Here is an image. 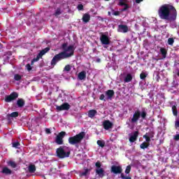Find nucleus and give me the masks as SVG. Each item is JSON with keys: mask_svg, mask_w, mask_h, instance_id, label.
Listing matches in <instances>:
<instances>
[{"mask_svg": "<svg viewBox=\"0 0 179 179\" xmlns=\"http://www.w3.org/2000/svg\"><path fill=\"white\" fill-rule=\"evenodd\" d=\"M45 133H46V134H51V129H48V128H46V129H45Z\"/></svg>", "mask_w": 179, "mask_h": 179, "instance_id": "48", "label": "nucleus"}, {"mask_svg": "<svg viewBox=\"0 0 179 179\" xmlns=\"http://www.w3.org/2000/svg\"><path fill=\"white\" fill-rule=\"evenodd\" d=\"M143 0H136V3H141Z\"/></svg>", "mask_w": 179, "mask_h": 179, "instance_id": "50", "label": "nucleus"}, {"mask_svg": "<svg viewBox=\"0 0 179 179\" xmlns=\"http://www.w3.org/2000/svg\"><path fill=\"white\" fill-rule=\"evenodd\" d=\"M168 44H169V45H173V44H174V38H169L168 39Z\"/></svg>", "mask_w": 179, "mask_h": 179, "instance_id": "39", "label": "nucleus"}, {"mask_svg": "<svg viewBox=\"0 0 179 179\" xmlns=\"http://www.w3.org/2000/svg\"><path fill=\"white\" fill-rule=\"evenodd\" d=\"M62 11L61 10V8H57L54 13L56 17H58V16H59V15H62Z\"/></svg>", "mask_w": 179, "mask_h": 179, "instance_id": "30", "label": "nucleus"}, {"mask_svg": "<svg viewBox=\"0 0 179 179\" xmlns=\"http://www.w3.org/2000/svg\"><path fill=\"white\" fill-rule=\"evenodd\" d=\"M114 94H115L114 90H108V91L106 92V99L112 100L113 97H114Z\"/></svg>", "mask_w": 179, "mask_h": 179, "instance_id": "16", "label": "nucleus"}, {"mask_svg": "<svg viewBox=\"0 0 179 179\" xmlns=\"http://www.w3.org/2000/svg\"><path fill=\"white\" fill-rule=\"evenodd\" d=\"M101 59H96V62H101Z\"/></svg>", "mask_w": 179, "mask_h": 179, "instance_id": "52", "label": "nucleus"}, {"mask_svg": "<svg viewBox=\"0 0 179 179\" xmlns=\"http://www.w3.org/2000/svg\"><path fill=\"white\" fill-rule=\"evenodd\" d=\"M14 79H15V80L19 81L22 79V76H20L19 74H15L14 76Z\"/></svg>", "mask_w": 179, "mask_h": 179, "instance_id": "38", "label": "nucleus"}, {"mask_svg": "<svg viewBox=\"0 0 179 179\" xmlns=\"http://www.w3.org/2000/svg\"><path fill=\"white\" fill-rule=\"evenodd\" d=\"M99 100H101L102 101H106L107 98H106V95H104V94H101L99 96Z\"/></svg>", "mask_w": 179, "mask_h": 179, "instance_id": "37", "label": "nucleus"}, {"mask_svg": "<svg viewBox=\"0 0 179 179\" xmlns=\"http://www.w3.org/2000/svg\"><path fill=\"white\" fill-rule=\"evenodd\" d=\"M138 136H139V131H134L129 138V142H131V143H133L134 142H136V141L138 140Z\"/></svg>", "mask_w": 179, "mask_h": 179, "instance_id": "14", "label": "nucleus"}, {"mask_svg": "<svg viewBox=\"0 0 179 179\" xmlns=\"http://www.w3.org/2000/svg\"><path fill=\"white\" fill-rule=\"evenodd\" d=\"M110 173L113 174H122V167L121 166L113 165L110 168Z\"/></svg>", "mask_w": 179, "mask_h": 179, "instance_id": "9", "label": "nucleus"}, {"mask_svg": "<svg viewBox=\"0 0 179 179\" xmlns=\"http://www.w3.org/2000/svg\"><path fill=\"white\" fill-rule=\"evenodd\" d=\"M132 79H133L132 74L127 73L124 79V83H129V82H132Z\"/></svg>", "mask_w": 179, "mask_h": 179, "instance_id": "21", "label": "nucleus"}, {"mask_svg": "<svg viewBox=\"0 0 179 179\" xmlns=\"http://www.w3.org/2000/svg\"><path fill=\"white\" fill-rule=\"evenodd\" d=\"M77 9L79 10H83V4H78L77 6Z\"/></svg>", "mask_w": 179, "mask_h": 179, "instance_id": "43", "label": "nucleus"}, {"mask_svg": "<svg viewBox=\"0 0 179 179\" xmlns=\"http://www.w3.org/2000/svg\"><path fill=\"white\" fill-rule=\"evenodd\" d=\"M85 136H86V133H85V131H81L74 136L69 137V143L70 145H78V143H80V142L83 141Z\"/></svg>", "mask_w": 179, "mask_h": 179, "instance_id": "5", "label": "nucleus"}, {"mask_svg": "<svg viewBox=\"0 0 179 179\" xmlns=\"http://www.w3.org/2000/svg\"><path fill=\"white\" fill-rule=\"evenodd\" d=\"M172 111L175 117H177V115H178V110H177V107L176 106H172Z\"/></svg>", "mask_w": 179, "mask_h": 179, "instance_id": "31", "label": "nucleus"}, {"mask_svg": "<svg viewBox=\"0 0 179 179\" xmlns=\"http://www.w3.org/2000/svg\"><path fill=\"white\" fill-rule=\"evenodd\" d=\"M127 0H119V6H124L123 8L121 9V12H125L128 10V9H129V5L127 3Z\"/></svg>", "mask_w": 179, "mask_h": 179, "instance_id": "11", "label": "nucleus"}, {"mask_svg": "<svg viewBox=\"0 0 179 179\" xmlns=\"http://www.w3.org/2000/svg\"><path fill=\"white\" fill-rule=\"evenodd\" d=\"M124 173L126 174H129V173H131V166L130 165H128L124 171Z\"/></svg>", "mask_w": 179, "mask_h": 179, "instance_id": "40", "label": "nucleus"}, {"mask_svg": "<svg viewBox=\"0 0 179 179\" xmlns=\"http://www.w3.org/2000/svg\"><path fill=\"white\" fill-rule=\"evenodd\" d=\"M160 53L162 54L163 58H166L167 57V50H166V48H161Z\"/></svg>", "mask_w": 179, "mask_h": 179, "instance_id": "28", "label": "nucleus"}, {"mask_svg": "<svg viewBox=\"0 0 179 179\" xmlns=\"http://www.w3.org/2000/svg\"><path fill=\"white\" fill-rule=\"evenodd\" d=\"M82 20L84 23H89L90 22V14L85 13L83 15Z\"/></svg>", "mask_w": 179, "mask_h": 179, "instance_id": "19", "label": "nucleus"}, {"mask_svg": "<svg viewBox=\"0 0 179 179\" xmlns=\"http://www.w3.org/2000/svg\"><path fill=\"white\" fill-rule=\"evenodd\" d=\"M19 97V94L17 92H12L10 95H8L5 98L6 103H10L14 100H16Z\"/></svg>", "mask_w": 179, "mask_h": 179, "instance_id": "8", "label": "nucleus"}, {"mask_svg": "<svg viewBox=\"0 0 179 179\" xmlns=\"http://www.w3.org/2000/svg\"><path fill=\"white\" fill-rule=\"evenodd\" d=\"M148 136H149L150 138H155V132H153V131L150 132L149 134H148Z\"/></svg>", "mask_w": 179, "mask_h": 179, "instance_id": "44", "label": "nucleus"}, {"mask_svg": "<svg viewBox=\"0 0 179 179\" xmlns=\"http://www.w3.org/2000/svg\"><path fill=\"white\" fill-rule=\"evenodd\" d=\"M78 79L80 80H85L86 79V71H83L78 73Z\"/></svg>", "mask_w": 179, "mask_h": 179, "instance_id": "23", "label": "nucleus"}, {"mask_svg": "<svg viewBox=\"0 0 179 179\" xmlns=\"http://www.w3.org/2000/svg\"><path fill=\"white\" fill-rule=\"evenodd\" d=\"M96 143L98 145L100 146V148H104V146H106V142H104L101 140H98Z\"/></svg>", "mask_w": 179, "mask_h": 179, "instance_id": "33", "label": "nucleus"}, {"mask_svg": "<svg viewBox=\"0 0 179 179\" xmlns=\"http://www.w3.org/2000/svg\"><path fill=\"white\" fill-rule=\"evenodd\" d=\"M143 138L145 139L146 141V143H150V137L149 136V135H148V133H146L144 136Z\"/></svg>", "mask_w": 179, "mask_h": 179, "instance_id": "35", "label": "nucleus"}, {"mask_svg": "<svg viewBox=\"0 0 179 179\" xmlns=\"http://www.w3.org/2000/svg\"><path fill=\"white\" fill-rule=\"evenodd\" d=\"M7 164L12 169H16V167H17V164H16V162H15L13 161L7 162Z\"/></svg>", "mask_w": 179, "mask_h": 179, "instance_id": "25", "label": "nucleus"}, {"mask_svg": "<svg viewBox=\"0 0 179 179\" xmlns=\"http://www.w3.org/2000/svg\"><path fill=\"white\" fill-rule=\"evenodd\" d=\"M90 171H92V169H85L84 172L80 173V177H83V176H87V174H89V173H90Z\"/></svg>", "mask_w": 179, "mask_h": 179, "instance_id": "27", "label": "nucleus"}, {"mask_svg": "<svg viewBox=\"0 0 179 179\" xmlns=\"http://www.w3.org/2000/svg\"><path fill=\"white\" fill-rule=\"evenodd\" d=\"M29 173H36V165L30 164L28 167Z\"/></svg>", "mask_w": 179, "mask_h": 179, "instance_id": "26", "label": "nucleus"}, {"mask_svg": "<svg viewBox=\"0 0 179 179\" xmlns=\"http://www.w3.org/2000/svg\"><path fill=\"white\" fill-rule=\"evenodd\" d=\"M18 146H20V143L19 142L13 143V148H17Z\"/></svg>", "mask_w": 179, "mask_h": 179, "instance_id": "42", "label": "nucleus"}, {"mask_svg": "<svg viewBox=\"0 0 179 179\" xmlns=\"http://www.w3.org/2000/svg\"><path fill=\"white\" fill-rule=\"evenodd\" d=\"M62 48L64 51L55 55L50 62V65L52 68H54L59 61L66 59V58H71L75 53V48H73L72 45L68 46V43H63Z\"/></svg>", "mask_w": 179, "mask_h": 179, "instance_id": "2", "label": "nucleus"}, {"mask_svg": "<svg viewBox=\"0 0 179 179\" xmlns=\"http://www.w3.org/2000/svg\"><path fill=\"white\" fill-rule=\"evenodd\" d=\"M56 155L59 159H66L71 156V148L66 145L60 146L57 148Z\"/></svg>", "mask_w": 179, "mask_h": 179, "instance_id": "3", "label": "nucleus"}, {"mask_svg": "<svg viewBox=\"0 0 179 179\" xmlns=\"http://www.w3.org/2000/svg\"><path fill=\"white\" fill-rule=\"evenodd\" d=\"M71 69H72V67L71 66V65L67 64L64 66V72H69L71 71Z\"/></svg>", "mask_w": 179, "mask_h": 179, "instance_id": "34", "label": "nucleus"}, {"mask_svg": "<svg viewBox=\"0 0 179 179\" xmlns=\"http://www.w3.org/2000/svg\"><path fill=\"white\" fill-rule=\"evenodd\" d=\"M25 101L23 99H18L17 101V106L19 107V108H22V107H24Z\"/></svg>", "mask_w": 179, "mask_h": 179, "instance_id": "22", "label": "nucleus"}, {"mask_svg": "<svg viewBox=\"0 0 179 179\" xmlns=\"http://www.w3.org/2000/svg\"><path fill=\"white\" fill-rule=\"evenodd\" d=\"M178 76H179V71L177 73Z\"/></svg>", "mask_w": 179, "mask_h": 179, "instance_id": "53", "label": "nucleus"}, {"mask_svg": "<svg viewBox=\"0 0 179 179\" xmlns=\"http://www.w3.org/2000/svg\"><path fill=\"white\" fill-rule=\"evenodd\" d=\"M95 166L96 167V169H95V173L97 176H99V178H103L104 177V169L101 168V162L100 161H97L95 163Z\"/></svg>", "mask_w": 179, "mask_h": 179, "instance_id": "6", "label": "nucleus"}, {"mask_svg": "<svg viewBox=\"0 0 179 179\" xmlns=\"http://www.w3.org/2000/svg\"><path fill=\"white\" fill-rule=\"evenodd\" d=\"M108 16H111V12L108 11Z\"/></svg>", "mask_w": 179, "mask_h": 179, "instance_id": "51", "label": "nucleus"}, {"mask_svg": "<svg viewBox=\"0 0 179 179\" xmlns=\"http://www.w3.org/2000/svg\"><path fill=\"white\" fill-rule=\"evenodd\" d=\"M146 115H148V113L145 109H143L141 112L139 110H136L131 120V124H136V122L139 121V118H141V117L142 120H146Z\"/></svg>", "mask_w": 179, "mask_h": 179, "instance_id": "4", "label": "nucleus"}, {"mask_svg": "<svg viewBox=\"0 0 179 179\" xmlns=\"http://www.w3.org/2000/svg\"><path fill=\"white\" fill-rule=\"evenodd\" d=\"M113 122H111L110 120H104L103 122V127L106 129V131H108V129H111L113 128Z\"/></svg>", "mask_w": 179, "mask_h": 179, "instance_id": "13", "label": "nucleus"}, {"mask_svg": "<svg viewBox=\"0 0 179 179\" xmlns=\"http://www.w3.org/2000/svg\"><path fill=\"white\" fill-rule=\"evenodd\" d=\"M26 68H27V71H31V66L30 65V64H27L26 65Z\"/></svg>", "mask_w": 179, "mask_h": 179, "instance_id": "45", "label": "nucleus"}, {"mask_svg": "<svg viewBox=\"0 0 179 179\" xmlns=\"http://www.w3.org/2000/svg\"><path fill=\"white\" fill-rule=\"evenodd\" d=\"M105 1H110V0H105Z\"/></svg>", "mask_w": 179, "mask_h": 179, "instance_id": "54", "label": "nucleus"}, {"mask_svg": "<svg viewBox=\"0 0 179 179\" xmlns=\"http://www.w3.org/2000/svg\"><path fill=\"white\" fill-rule=\"evenodd\" d=\"M149 146H150V143H148L146 142H143L140 145L141 149H148Z\"/></svg>", "mask_w": 179, "mask_h": 179, "instance_id": "29", "label": "nucleus"}, {"mask_svg": "<svg viewBox=\"0 0 179 179\" xmlns=\"http://www.w3.org/2000/svg\"><path fill=\"white\" fill-rule=\"evenodd\" d=\"M100 41L103 45H108L110 44V38L106 34H101L100 36Z\"/></svg>", "mask_w": 179, "mask_h": 179, "instance_id": "12", "label": "nucleus"}, {"mask_svg": "<svg viewBox=\"0 0 179 179\" xmlns=\"http://www.w3.org/2000/svg\"><path fill=\"white\" fill-rule=\"evenodd\" d=\"M65 135H66V132L65 131L59 133L56 136L55 143H57V145H64V138L65 137Z\"/></svg>", "mask_w": 179, "mask_h": 179, "instance_id": "7", "label": "nucleus"}, {"mask_svg": "<svg viewBox=\"0 0 179 179\" xmlns=\"http://www.w3.org/2000/svg\"><path fill=\"white\" fill-rule=\"evenodd\" d=\"M120 177L122 179H132L131 176H125L124 173H121Z\"/></svg>", "mask_w": 179, "mask_h": 179, "instance_id": "41", "label": "nucleus"}, {"mask_svg": "<svg viewBox=\"0 0 179 179\" xmlns=\"http://www.w3.org/2000/svg\"><path fill=\"white\" fill-rule=\"evenodd\" d=\"M175 127H176V129H177V128H179V120L176 121Z\"/></svg>", "mask_w": 179, "mask_h": 179, "instance_id": "47", "label": "nucleus"}, {"mask_svg": "<svg viewBox=\"0 0 179 179\" xmlns=\"http://www.w3.org/2000/svg\"><path fill=\"white\" fill-rule=\"evenodd\" d=\"M88 117L90 118H93L96 115H97V110H94V109H92V110H90L88 111Z\"/></svg>", "mask_w": 179, "mask_h": 179, "instance_id": "20", "label": "nucleus"}, {"mask_svg": "<svg viewBox=\"0 0 179 179\" xmlns=\"http://www.w3.org/2000/svg\"><path fill=\"white\" fill-rule=\"evenodd\" d=\"M50 47H47L45 48H44L43 50H42L38 55H39V57H41V58L43 57V55H45V54H47V52H48V51H50Z\"/></svg>", "mask_w": 179, "mask_h": 179, "instance_id": "24", "label": "nucleus"}, {"mask_svg": "<svg viewBox=\"0 0 179 179\" xmlns=\"http://www.w3.org/2000/svg\"><path fill=\"white\" fill-rule=\"evenodd\" d=\"M19 117V112H13L6 115L7 120H11V118H17Z\"/></svg>", "mask_w": 179, "mask_h": 179, "instance_id": "17", "label": "nucleus"}, {"mask_svg": "<svg viewBox=\"0 0 179 179\" xmlns=\"http://www.w3.org/2000/svg\"><path fill=\"white\" fill-rule=\"evenodd\" d=\"M71 108V105L68 103H64L61 106H56V110L58 111H68Z\"/></svg>", "mask_w": 179, "mask_h": 179, "instance_id": "10", "label": "nucleus"}, {"mask_svg": "<svg viewBox=\"0 0 179 179\" xmlns=\"http://www.w3.org/2000/svg\"><path fill=\"white\" fill-rule=\"evenodd\" d=\"M40 58H41V57L40 55L38 54V55H36V58H34V59L31 60V65H34V62H37V61H38V60L40 59Z\"/></svg>", "mask_w": 179, "mask_h": 179, "instance_id": "32", "label": "nucleus"}, {"mask_svg": "<svg viewBox=\"0 0 179 179\" xmlns=\"http://www.w3.org/2000/svg\"><path fill=\"white\" fill-rule=\"evenodd\" d=\"M117 31L119 33H128V26L124 24L118 25Z\"/></svg>", "mask_w": 179, "mask_h": 179, "instance_id": "15", "label": "nucleus"}, {"mask_svg": "<svg viewBox=\"0 0 179 179\" xmlns=\"http://www.w3.org/2000/svg\"><path fill=\"white\" fill-rule=\"evenodd\" d=\"M1 173H2V174H5L6 176H10V174H12V170L5 166L2 169Z\"/></svg>", "mask_w": 179, "mask_h": 179, "instance_id": "18", "label": "nucleus"}, {"mask_svg": "<svg viewBox=\"0 0 179 179\" xmlns=\"http://www.w3.org/2000/svg\"><path fill=\"white\" fill-rule=\"evenodd\" d=\"M113 15L114 16H120V11H114V10H113Z\"/></svg>", "mask_w": 179, "mask_h": 179, "instance_id": "46", "label": "nucleus"}, {"mask_svg": "<svg viewBox=\"0 0 179 179\" xmlns=\"http://www.w3.org/2000/svg\"><path fill=\"white\" fill-rule=\"evenodd\" d=\"M158 16L162 20L176 22L177 20V9L171 4H163L158 9Z\"/></svg>", "mask_w": 179, "mask_h": 179, "instance_id": "1", "label": "nucleus"}, {"mask_svg": "<svg viewBox=\"0 0 179 179\" xmlns=\"http://www.w3.org/2000/svg\"><path fill=\"white\" fill-rule=\"evenodd\" d=\"M174 140H175V141H179V134H176V135L174 136Z\"/></svg>", "mask_w": 179, "mask_h": 179, "instance_id": "49", "label": "nucleus"}, {"mask_svg": "<svg viewBox=\"0 0 179 179\" xmlns=\"http://www.w3.org/2000/svg\"><path fill=\"white\" fill-rule=\"evenodd\" d=\"M148 76V74L145 73H141L140 74V78L142 80H145V79H146Z\"/></svg>", "mask_w": 179, "mask_h": 179, "instance_id": "36", "label": "nucleus"}]
</instances>
